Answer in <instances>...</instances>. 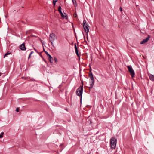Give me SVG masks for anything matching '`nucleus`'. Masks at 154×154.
<instances>
[{
	"instance_id": "14",
	"label": "nucleus",
	"mask_w": 154,
	"mask_h": 154,
	"mask_svg": "<svg viewBox=\"0 0 154 154\" xmlns=\"http://www.w3.org/2000/svg\"><path fill=\"white\" fill-rule=\"evenodd\" d=\"M49 60V61L51 63H53V58L51 57V58H48Z\"/></svg>"
},
{
	"instance_id": "1",
	"label": "nucleus",
	"mask_w": 154,
	"mask_h": 154,
	"mask_svg": "<svg viewBox=\"0 0 154 154\" xmlns=\"http://www.w3.org/2000/svg\"><path fill=\"white\" fill-rule=\"evenodd\" d=\"M117 139L115 137H113L111 138L110 140V144L111 148L112 149H114L116 146Z\"/></svg>"
},
{
	"instance_id": "22",
	"label": "nucleus",
	"mask_w": 154,
	"mask_h": 154,
	"mask_svg": "<svg viewBox=\"0 0 154 154\" xmlns=\"http://www.w3.org/2000/svg\"><path fill=\"white\" fill-rule=\"evenodd\" d=\"M44 52L47 55H48V53L47 51H46L45 50H44Z\"/></svg>"
},
{
	"instance_id": "16",
	"label": "nucleus",
	"mask_w": 154,
	"mask_h": 154,
	"mask_svg": "<svg viewBox=\"0 0 154 154\" xmlns=\"http://www.w3.org/2000/svg\"><path fill=\"white\" fill-rule=\"evenodd\" d=\"M58 0H53V3L54 6H55L56 2H57L58 1Z\"/></svg>"
},
{
	"instance_id": "4",
	"label": "nucleus",
	"mask_w": 154,
	"mask_h": 154,
	"mask_svg": "<svg viewBox=\"0 0 154 154\" xmlns=\"http://www.w3.org/2000/svg\"><path fill=\"white\" fill-rule=\"evenodd\" d=\"M127 67L132 77H134L135 75L134 72L132 68V66L131 65L128 66H127Z\"/></svg>"
},
{
	"instance_id": "21",
	"label": "nucleus",
	"mask_w": 154,
	"mask_h": 154,
	"mask_svg": "<svg viewBox=\"0 0 154 154\" xmlns=\"http://www.w3.org/2000/svg\"><path fill=\"white\" fill-rule=\"evenodd\" d=\"M88 27H89V26L88 27V26L87 25V33L89 32V28H88Z\"/></svg>"
},
{
	"instance_id": "29",
	"label": "nucleus",
	"mask_w": 154,
	"mask_h": 154,
	"mask_svg": "<svg viewBox=\"0 0 154 154\" xmlns=\"http://www.w3.org/2000/svg\"><path fill=\"white\" fill-rule=\"evenodd\" d=\"M87 40L88 41V38H87Z\"/></svg>"
},
{
	"instance_id": "24",
	"label": "nucleus",
	"mask_w": 154,
	"mask_h": 154,
	"mask_svg": "<svg viewBox=\"0 0 154 154\" xmlns=\"http://www.w3.org/2000/svg\"><path fill=\"white\" fill-rule=\"evenodd\" d=\"M72 0V2L73 3V4H75V2H76V1L75 0Z\"/></svg>"
},
{
	"instance_id": "19",
	"label": "nucleus",
	"mask_w": 154,
	"mask_h": 154,
	"mask_svg": "<svg viewBox=\"0 0 154 154\" xmlns=\"http://www.w3.org/2000/svg\"><path fill=\"white\" fill-rule=\"evenodd\" d=\"M54 61L56 62H57V60L56 57H55L54 58Z\"/></svg>"
},
{
	"instance_id": "11",
	"label": "nucleus",
	"mask_w": 154,
	"mask_h": 154,
	"mask_svg": "<svg viewBox=\"0 0 154 154\" xmlns=\"http://www.w3.org/2000/svg\"><path fill=\"white\" fill-rule=\"evenodd\" d=\"M94 81H93V80H89V85L90 86L89 87V88L90 89L93 87L94 84Z\"/></svg>"
},
{
	"instance_id": "9",
	"label": "nucleus",
	"mask_w": 154,
	"mask_h": 154,
	"mask_svg": "<svg viewBox=\"0 0 154 154\" xmlns=\"http://www.w3.org/2000/svg\"><path fill=\"white\" fill-rule=\"evenodd\" d=\"M86 24V21L85 20H84L83 22V26L84 27V29L85 31V32L86 34V35H87V32H86V29H87V24Z\"/></svg>"
},
{
	"instance_id": "17",
	"label": "nucleus",
	"mask_w": 154,
	"mask_h": 154,
	"mask_svg": "<svg viewBox=\"0 0 154 154\" xmlns=\"http://www.w3.org/2000/svg\"><path fill=\"white\" fill-rule=\"evenodd\" d=\"M10 54V53H9V52H8L7 53H6L5 54L4 56V57H6L7 55Z\"/></svg>"
},
{
	"instance_id": "25",
	"label": "nucleus",
	"mask_w": 154,
	"mask_h": 154,
	"mask_svg": "<svg viewBox=\"0 0 154 154\" xmlns=\"http://www.w3.org/2000/svg\"><path fill=\"white\" fill-rule=\"evenodd\" d=\"M33 51H32L30 53V55H31L33 54Z\"/></svg>"
},
{
	"instance_id": "8",
	"label": "nucleus",
	"mask_w": 154,
	"mask_h": 154,
	"mask_svg": "<svg viewBox=\"0 0 154 154\" xmlns=\"http://www.w3.org/2000/svg\"><path fill=\"white\" fill-rule=\"evenodd\" d=\"M20 50L23 51L26 50V48L25 46L24 43H23L20 46Z\"/></svg>"
},
{
	"instance_id": "30",
	"label": "nucleus",
	"mask_w": 154,
	"mask_h": 154,
	"mask_svg": "<svg viewBox=\"0 0 154 154\" xmlns=\"http://www.w3.org/2000/svg\"><path fill=\"white\" fill-rule=\"evenodd\" d=\"M1 73H0V76H1Z\"/></svg>"
},
{
	"instance_id": "13",
	"label": "nucleus",
	"mask_w": 154,
	"mask_h": 154,
	"mask_svg": "<svg viewBox=\"0 0 154 154\" xmlns=\"http://www.w3.org/2000/svg\"><path fill=\"white\" fill-rule=\"evenodd\" d=\"M90 120V124L91 125H90V126H91V128L89 129V130H90L92 129V128H93L92 125V124L93 122H92V120L91 119V118H90V120Z\"/></svg>"
},
{
	"instance_id": "5",
	"label": "nucleus",
	"mask_w": 154,
	"mask_h": 154,
	"mask_svg": "<svg viewBox=\"0 0 154 154\" xmlns=\"http://www.w3.org/2000/svg\"><path fill=\"white\" fill-rule=\"evenodd\" d=\"M61 8L60 6H59L58 8V11L59 12L60 15L62 17L65 18L66 17H67V15L65 13H64V14H63L62 13L61 10Z\"/></svg>"
},
{
	"instance_id": "7",
	"label": "nucleus",
	"mask_w": 154,
	"mask_h": 154,
	"mask_svg": "<svg viewBox=\"0 0 154 154\" xmlns=\"http://www.w3.org/2000/svg\"><path fill=\"white\" fill-rule=\"evenodd\" d=\"M90 73L89 74V76L90 78V80H93V81H94L93 75L91 72V68H90Z\"/></svg>"
},
{
	"instance_id": "2",
	"label": "nucleus",
	"mask_w": 154,
	"mask_h": 154,
	"mask_svg": "<svg viewBox=\"0 0 154 154\" xmlns=\"http://www.w3.org/2000/svg\"><path fill=\"white\" fill-rule=\"evenodd\" d=\"M57 38V37L56 35L54 33H51L49 37V39L50 41L51 42V45L54 47L53 42Z\"/></svg>"
},
{
	"instance_id": "23",
	"label": "nucleus",
	"mask_w": 154,
	"mask_h": 154,
	"mask_svg": "<svg viewBox=\"0 0 154 154\" xmlns=\"http://www.w3.org/2000/svg\"><path fill=\"white\" fill-rule=\"evenodd\" d=\"M77 16V14H76L75 13L73 14V16L74 17H76Z\"/></svg>"
},
{
	"instance_id": "27",
	"label": "nucleus",
	"mask_w": 154,
	"mask_h": 154,
	"mask_svg": "<svg viewBox=\"0 0 154 154\" xmlns=\"http://www.w3.org/2000/svg\"><path fill=\"white\" fill-rule=\"evenodd\" d=\"M120 11H122V8H121V7H120Z\"/></svg>"
},
{
	"instance_id": "28",
	"label": "nucleus",
	"mask_w": 154,
	"mask_h": 154,
	"mask_svg": "<svg viewBox=\"0 0 154 154\" xmlns=\"http://www.w3.org/2000/svg\"><path fill=\"white\" fill-rule=\"evenodd\" d=\"M34 49L35 51H36V49L35 48H34Z\"/></svg>"
},
{
	"instance_id": "12",
	"label": "nucleus",
	"mask_w": 154,
	"mask_h": 154,
	"mask_svg": "<svg viewBox=\"0 0 154 154\" xmlns=\"http://www.w3.org/2000/svg\"><path fill=\"white\" fill-rule=\"evenodd\" d=\"M150 79L152 81H154V75H153L150 74L149 75Z\"/></svg>"
},
{
	"instance_id": "20",
	"label": "nucleus",
	"mask_w": 154,
	"mask_h": 154,
	"mask_svg": "<svg viewBox=\"0 0 154 154\" xmlns=\"http://www.w3.org/2000/svg\"><path fill=\"white\" fill-rule=\"evenodd\" d=\"M16 111L17 112H19V108H16Z\"/></svg>"
},
{
	"instance_id": "26",
	"label": "nucleus",
	"mask_w": 154,
	"mask_h": 154,
	"mask_svg": "<svg viewBox=\"0 0 154 154\" xmlns=\"http://www.w3.org/2000/svg\"><path fill=\"white\" fill-rule=\"evenodd\" d=\"M31 57V55L29 54V57H28V59H29Z\"/></svg>"
},
{
	"instance_id": "18",
	"label": "nucleus",
	"mask_w": 154,
	"mask_h": 154,
	"mask_svg": "<svg viewBox=\"0 0 154 154\" xmlns=\"http://www.w3.org/2000/svg\"><path fill=\"white\" fill-rule=\"evenodd\" d=\"M48 57V58H51V56L49 54H48V55H47Z\"/></svg>"
},
{
	"instance_id": "15",
	"label": "nucleus",
	"mask_w": 154,
	"mask_h": 154,
	"mask_svg": "<svg viewBox=\"0 0 154 154\" xmlns=\"http://www.w3.org/2000/svg\"><path fill=\"white\" fill-rule=\"evenodd\" d=\"M4 134V133L2 132L0 134V138H2L3 137V135Z\"/></svg>"
},
{
	"instance_id": "10",
	"label": "nucleus",
	"mask_w": 154,
	"mask_h": 154,
	"mask_svg": "<svg viewBox=\"0 0 154 154\" xmlns=\"http://www.w3.org/2000/svg\"><path fill=\"white\" fill-rule=\"evenodd\" d=\"M75 53H76V55H77L78 57H79L80 56V54H79L78 53V50L76 44H75Z\"/></svg>"
},
{
	"instance_id": "6",
	"label": "nucleus",
	"mask_w": 154,
	"mask_h": 154,
	"mask_svg": "<svg viewBox=\"0 0 154 154\" xmlns=\"http://www.w3.org/2000/svg\"><path fill=\"white\" fill-rule=\"evenodd\" d=\"M150 37L149 35H148V37L146 38L143 39L140 42V44H144L149 39Z\"/></svg>"
},
{
	"instance_id": "3",
	"label": "nucleus",
	"mask_w": 154,
	"mask_h": 154,
	"mask_svg": "<svg viewBox=\"0 0 154 154\" xmlns=\"http://www.w3.org/2000/svg\"><path fill=\"white\" fill-rule=\"evenodd\" d=\"M83 86H80L78 88L76 91V94L79 96H81V97H82V94L83 91Z\"/></svg>"
}]
</instances>
